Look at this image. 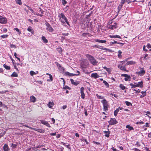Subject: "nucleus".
I'll use <instances>...</instances> for the list:
<instances>
[{"label":"nucleus","mask_w":151,"mask_h":151,"mask_svg":"<svg viewBox=\"0 0 151 151\" xmlns=\"http://www.w3.org/2000/svg\"><path fill=\"white\" fill-rule=\"evenodd\" d=\"M63 89H70V88L68 86H66L63 87Z\"/></svg>","instance_id":"54"},{"label":"nucleus","mask_w":151,"mask_h":151,"mask_svg":"<svg viewBox=\"0 0 151 151\" xmlns=\"http://www.w3.org/2000/svg\"><path fill=\"white\" fill-rule=\"evenodd\" d=\"M125 103L126 105L128 106H130L132 105V104L129 101H126L125 102Z\"/></svg>","instance_id":"37"},{"label":"nucleus","mask_w":151,"mask_h":151,"mask_svg":"<svg viewBox=\"0 0 151 151\" xmlns=\"http://www.w3.org/2000/svg\"><path fill=\"white\" fill-rule=\"evenodd\" d=\"M65 75L66 76H75L74 73H70L68 72H66L65 73Z\"/></svg>","instance_id":"19"},{"label":"nucleus","mask_w":151,"mask_h":151,"mask_svg":"<svg viewBox=\"0 0 151 151\" xmlns=\"http://www.w3.org/2000/svg\"><path fill=\"white\" fill-rule=\"evenodd\" d=\"M36 82L38 83L39 84H42V82L41 81H36Z\"/></svg>","instance_id":"63"},{"label":"nucleus","mask_w":151,"mask_h":151,"mask_svg":"<svg viewBox=\"0 0 151 151\" xmlns=\"http://www.w3.org/2000/svg\"><path fill=\"white\" fill-rule=\"evenodd\" d=\"M38 73V71H36L35 72L33 71H31L30 72V74L32 76H33L34 75H35Z\"/></svg>","instance_id":"23"},{"label":"nucleus","mask_w":151,"mask_h":151,"mask_svg":"<svg viewBox=\"0 0 151 151\" xmlns=\"http://www.w3.org/2000/svg\"><path fill=\"white\" fill-rule=\"evenodd\" d=\"M12 77H17L18 76V74L17 73L15 72H14L11 75Z\"/></svg>","instance_id":"30"},{"label":"nucleus","mask_w":151,"mask_h":151,"mask_svg":"<svg viewBox=\"0 0 151 151\" xmlns=\"http://www.w3.org/2000/svg\"><path fill=\"white\" fill-rule=\"evenodd\" d=\"M80 73V72L79 71L77 70L76 72V73L74 74L75 75V76H77L79 75Z\"/></svg>","instance_id":"57"},{"label":"nucleus","mask_w":151,"mask_h":151,"mask_svg":"<svg viewBox=\"0 0 151 151\" xmlns=\"http://www.w3.org/2000/svg\"><path fill=\"white\" fill-rule=\"evenodd\" d=\"M86 56L92 64L94 65H97L98 62L93 56L89 54H86Z\"/></svg>","instance_id":"2"},{"label":"nucleus","mask_w":151,"mask_h":151,"mask_svg":"<svg viewBox=\"0 0 151 151\" xmlns=\"http://www.w3.org/2000/svg\"><path fill=\"white\" fill-rule=\"evenodd\" d=\"M117 42L114 40V42H110V45H113L115 44H117Z\"/></svg>","instance_id":"46"},{"label":"nucleus","mask_w":151,"mask_h":151,"mask_svg":"<svg viewBox=\"0 0 151 151\" xmlns=\"http://www.w3.org/2000/svg\"><path fill=\"white\" fill-rule=\"evenodd\" d=\"M62 143L63 144V145H64V146H65V147H66L67 148H69L70 145H66L65 143H63V142H62Z\"/></svg>","instance_id":"52"},{"label":"nucleus","mask_w":151,"mask_h":151,"mask_svg":"<svg viewBox=\"0 0 151 151\" xmlns=\"http://www.w3.org/2000/svg\"><path fill=\"white\" fill-rule=\"evenodd\" d=\"M143 127H149V124L148 123H146L145 124V125H144Z\"/></svg>","instance_id":"55"},{"label":"nucleus","mask_w":151,"mask_h":151,"mask_svg":"<svg viewBox=\"0 0 151 151\" xmlns=\"http://www.w3.org/2000/svg\"><path fill=\"white\" fill-rule=\"evenodd\" d=\"M135 62L133 61H130L127 62L126 64V65H134L135 64Z\"/></svg>","instance_id":"18"},{"label":"nucleus","mask_w":151,"mask_h":151,"mask_svg":"<svg viewBox=\"0 0 151 151\" xmlns=\"http://www.w3.org/2000/svg\"><path fill=\"white\" fill-rule=\"evenodd\" d=\"M100 47H101V48H100V49H101L102 50L106 51H107V50H108V49L106 48H103L102 46H100Z\"/></svg>","instance_id":"51"},{"label":"nucleus","mask_w":151,"mask_h":151,"mask_svg":"<svg viewBox=\"0 0 151 151\" xmlns=\"http://www.w3.org/2000/svg\"><path fill=\"white\" fill-rule=\"evenodd\" d=\"M17 146V144H13L12 143L11 145V147L13 149H14L16 148Z\"/></svg>","instance_id":"35"},{"label":"nucleus","mask_w":151,"mask_h":151,"mask_svg":"<svg viewBox=\"0 0 151 151\" xmlns=\"http://www.w3.org/2000/svg\"><path fill=\"white\" fill-rule=\"evenodd\" d=\"M145 73V70H144L143 68H141L140 70L139 71L136 72L137 74L140 76L143 75Z\"/></svg>","instance_id":"8"},{"label":"nucleus","mask_w":151,"mask_h":151,"mask_svg":"<svg viewBox=\"0 0 151 151\" xmlns=\"http://www.w3.org/2000/svg\"><path fill=\"white\" fill-rule=\"evenodd\" d=\"M7 22V19L6 17L0 16V23L2 24H6Z\"/></svg>","instance_id":"5"},{"label":"nucleus","mask_w":151,"mask_h":151,"mask_svg":"<svg viewBox=\"0 0 151 151\" xmlns=\"http://www.w3.org/2000/svg\"><path fill=\"white\" fill-rule=\"evenodd\" d=\"M126 128H128V129H129L130 130L134 129V128L132 127L129 125H127L126 126Z\"/></svg>","instance_id":"29"},{"label":"nucleus","mask_w":151,"mask_h":151,"mask_svg":"<svg viewBox=\"0 0 151 151\" xmlns=\"http://www.w3.org/2000/svg\"><path fill=\"white\" fill-rule=\"evenodd\" d=\"M29 127V128L30 129H31L33 130H34L35 131H37V132L38 130V129H36V128H32V127Z\"/></svg>","instance_id":"50"},{"label":"nucleus","mask_w":151,"mask_h":151,"mask_svg":"<svg viewBox=\"0 0 151 151\" xmlns=\"http://www.w3.org/2000/svg\"><path fill=\"white\" fill-rule=\"evenodd\" d=\"M37 11L38 12V14L41 13L42 14L43 12V10L39 7L38 9L37 10Z\"/></svg>","instance_id":"28"},{"label":"nucleus","mask_w":151,"mask_h":151,"mask_svg":"<svg viewBox=\"0 0 151 151\" xmlns=\"http://www.w3.org/2000/svg\"><path fill=\"white\" fill-rule=\"evenodd\" d=\"M125 62V61H122L121 62V64H119L118 65V67L121 70L124 71H127L125 68V66H123L122 65Z\"/></svg>","instance_id":"4"},{"label":"nucleus","mask_w":151,"mask_h":151,"mask_svg":"<svg viewBox=\"0 0 151 151\" xmlns=\"http://www.w3.org/2000/svg\"><path fill=\"white\" fill-rule=\"evenodd\" d=\"M67 108L66 105H64L62 107V108L63 109H65Z\"/></svg>","instance_id":"64"},{"label":"nucleus","mask_w":151,"mask_h":151,"mask_svg":"<svg viewBox=\"0 0 151 151\" xmlns=\"http://www.w3.org/2000/svg\"><path fill=\"white\" fill-rule=\"evenodd\" d=\"M103 82L107 87H109V85L106 81H104Z\"/></svg>","instance_id":"41"},{"label":"nucleus","mask_w":151,"mask_h":151,"mask_svg":"<svg viewBox=\"0 0 151 151\" xmlns=\"http://www.w3.org/2000/svg\"><path fill=\"white\" fill-rule=\"evenodd\" d=\"M16 3L17 4H18L20 5H21L22 4L21 1H15Z\"/></svg>","instance_id":"48"},{"label":"nucleus","mask_w":151,"mask_h":151,"mask_svg":"<svg viewBox=\"0 0 151 151\" xmlns=\"http://www.w3.org/2000/svg\"><path fill=\"white\" fill-rule=\"evenodd\" d=\"M3 66L6 70H9L10 69V67L9 66L7 65H6L5 64H4L3 65Z\"/></svg>","instance_id":"31"},{"label":"nucleus","mask_w":151,"mask_h":151,"mask_svg":"<svg viewBox=\"0 0 151 151\" xmlns=\"http://www.w3.org/2000/svg\"><path fill=\"white\" fill-rule=\"evenodd\" d=\"M8 92V91H3L0 92V93L1 94H4L6 93V92Z\"/></svg>","instance_id":"59"},{"label":"nucleus","mask_w":151,"mask_h":151,"mask_svg":"<svg viewBox=\"0 0 151 151\" xmlns=\"http://www.w3.org/2000/svg\"><path fill=\"white\" fill-rule=\"evenodd\" d=\"M109 74L111 73V70L109 68H108L106 70Z\"/></svg>","instance_id":"53"},{"label":"nucleus","mask_w":151,"mask_h":151,"mask_svg":"<svg viewBox=\"0 0 151 151\" xmlns=\"http://www.w3.org/2000/svg\"><path fill=\"white\" fill-rule=\"evenodd\" d=\"M121 76L125 77H126L127 76L128 77V75L127 74H122L121 75Z\"/></svg>","instance_id":"56"},{"label":"nucleus","mask_w":151,"mask_h":151,"mask_svg":"<svg viewBox=\"0 0 151 151\" xmlns=\"http://www.w3.org/2000/svg\"><path fill=\"white\" fill-rule=\"evenodd\" d=\"M57 50L59 52H61L62 51V49L60 47H59L57 48Z\"/></svg>","instance_id":"47"},{"label":"nucleus","mask_w":151,"mask_h":151,"mask_svg":"<svg viewBox=\"0 0 151 151\" xmlns=\"http://www.w3.org/2000/svg\"><path fill=\"white\" fill-rule=\"evenodd\" d=\"M129 85L131 86V88H134L136 87L135 84L131 83L129 84Z\"/></svg>","instance_id":"40"},{"label":"nucleus","mask_w":151,"mask_h":151,"mask_svg":"<svg viewBox=\"0 0 151 151\" xmlns=\"http://www.w3.org/2000/svg\"><path fill=\"white\" fill-rule=\"evenodd\" d=\"M27 30L29 32H31L32 34H33L34 31L31 27L29 26L28 27V28H27Z\"/></svg>","instance_id":"26"},{"label":"nucleus","mask_w":151,"mask_h":151,"mask_svg":"<svg viewBox=\"0 0 151 151\" xmlns=\"http://www.w3.org/2000/svg\"><path fill=\"white\" fill-rule=\"evenodd\" d=\"M59 17L60 18V20L61 22L63 25L65 26V22H66L68 25L70 26L69 23L68 21L67 18L65 17L63 13H61L60 14Z\"/></svg>","instance_id":"1"},{"label":"nucleus","mask_w":151,"mask_h":151,"mask_svg":"<svg viewBox=\"0 0 151 151\" xmlns=\"http://www.w3.org/2000/svg\"><path fill=\"white\" fill-rule=\"evenodd\" d=\"M119 111L118 109H117L114 111V114L115 116H116L117 115Z\"/></svg>","instance_id":"38"},{"label":"nucleus","mask_w":151,"mask_h":151,"mask_svg":"<svg viewBox=\"0 0 151 151\" xmlns=\"http://www.w3.org/2000/svg\"><path fill=\"white\" fill-rule=\"evenodd\" d=\"M117 24L116 23H114L113 24H111L109 26V28L111 29H114L116 28L117 27Z\"/></svg>","instance_id":"11"},{"label":"nucleus","mask_w":151,"mask_h":151,"mask_svg":"<svg viewBox=\"0 0 151 151\" xmlns=\"http://www.w3.org/2000/svg\"><path fill=\"white\" fill-rule=\"evenodd\" d=\"M133 90L134 91H135L136 93H139L140 92V90L138 89L137 90H136L135 89H133Z\"/></svg>","instance_id":"58"},{"label":"nucleus","mask_w":151,"mask_h":151,"mask_svg":"<svg viewBox=\"0 0 151 151\" xmlns=\"http://www.w3.org/2000/svg\"><path fill=\"white\" fill-rule=\"evenodd\" d=\"M42 41L43 42L47 43L48 42V41L47 39L44 36H42Z\"/></svg>","instance_id":"16"},{"label":"nucleus","mask_w":151,"mask_h":151,"mask_svg":"<svg viewBox=\"0 0 151 151\" xmlns=\"http://www.w3.org/2000/svg\"><path fill=\"white\" fill-rule=\"evenodd\" d=\"M130 78V76L128 75V77L127 76V77H125L124 78V80L125 81H127Z\"/></svg>","instance_id":"44"},{"label":"nucleus","mask_w":151,"mask_h":151,"mask_svg":"<svg viewBox=\"0 0 151 151\" xmlns=\"http://www.w3.org/2000/svg\"><path fill=\"white\" fill-rule=\"evenodd\" d=\"M48 105L49 107L50 108H51L52 107V106L54 105V104L53 102H49Z\"/></svg>","instance_id":"25"},{"label":"nucleus","mask_w":151,"mask_h":151,"mask_svg":"<svg viewBox=\"0 0 151 151\" xmlns=\"http://www.w3.org/2000/svg\"><path fill=\"white\" fill-rule=\"evenodd\" d=\"M46 25L47 26L46 29L50 32H52L53 30V29L51 26L48 23H45Z\"/></svg>","instance_id":"6"},{"label":"nucleus","mask_w":151,"mask_h":151,"mask_svg":"<svg viewBox=\"0 0 151 151\" xmlns=\"http://www.w3.org/2000/svg\"><path fill=\"white\" fill-rule=\"evenodd\" d=\"M118 57L119 58H121L122 57V55L121 54L122 53V52L121 50H119L118 51Z\"/></svg>","instance_id":"34"},{"label":"nucleus","mask_w":151,"mask_h":151,"mask_svg":"<svg viewBox=\"0 0 151 151\" xmlns=\"http://www.w3.org/2000/svg\"><path fill=\"white\" fill-rule=\"evenodd\" d=\"M109 37L111 38H118L121 39V37L119 35H109Z\"/></svg>","instance_id":"20"},{"label":"nucleus","mask_w":151,"mask_h":151,"mask_svg":"<svg viewBox=\"0 0 151 151\" xmlns=\"http://www.w3.org/2000/svg\"><path fill=\"white\" fill-rule=\"evenodd\" d=\"M109 124L112 125L116 124L118 122L115 118H111L110 120L109 121Z\"/></svg>","instance_id":"7"},{"label":"nucleus","mask_w":151,"mask_h":151,"mask_svg":"<svg viewBox=\"0 0 151 151\" xmlns=\"http://www.w3.org/2000/svg\"><path fill=\"white\" fill-rule=\"evenodd\" d=\"M143 83L142 81H141L138 82V83H134V84H135L136 87L142 88L143 87Z\"/></svg>","instance_id":"12"},{"label":"nucleus","mask_w":151,"mask_h":151,"mask_svg":"<svg viewBox=\"0 0 151 151\" xmlns=\"http://www.w3.org/2000/svg\"><path fill=\"white\" fill-rule=\"evenodd\" d=\"M91 77L95 79L99 77V75L97 73H93L91 74Z\"/></svg>","instance_id":"15"},{"label":"nucleus","mask_w":151,"mask_h":151,"mask_svg":"<svg viewBox=\"0 0 151 151\" xmlns=\"http://www.w3.org/2000/svg\"><path fill=\"white\" fill-rule=\"evenodd\" d=\"M95 41L97 42H100L101 43H105L106 42V40H100L99 39H96L95 40Z\"/></svg>","instance_id":"21"},{"label":"nucleus","mask_w":151,"mask_h":151,"mask_svg":"<svg viewBox=\"0 0 151 151\" xmlns=\"http://www.w3.org/2000/svg\"><path fill=\"white\" fill-rule=\"evenodd\" d=\"M101 102L103 104V110L106 112L108 110V109L109 106L108 103L105 99H103L101 101Z\"/></svg>","instance_id":"3"},{"label":"nucleus","mask_w":151,"mask_h":151,"mask_svg":"<svg viewBox=\"0 0 151 151\" xmlns=\"http://www.w3.org/2000/svg\"><path fill=\"white\" fill-rule=\"evenodd\" d=\"M70 81L72 84L75 86L77 85L80 83V82L79 81H74L72 79H70Z\"/></svg>","instance_id":"13"},{"label":"nucleus","mask_w":151,"mask_h":151,"mask_svg":"<svg viewBox=\"0 0 151 151\" xmlns=\"http://www.w3.org/2000/svg\"><path fill=\"white\" fill-rule=\"evenodd\" d=\"M37 132L40 133H43L45 132V130L42 129H38Z\"/></svg>","instance_id":"36"},{"label":"nucleus","mask_w":151,"mask_h":151,"mask_svg":"<svg viewBox=\"0 0 151 151\" xmlns=\"http://www.w3.org/2000/svg\"><path fill=\"white\" fill-rule=\"evenodd\" d=\"M14 29V30L18 32L19 35H20L21 33V32L19 31V30L17 28H15Z\"/></svg>","instance_id":"39"},{"label":"nucleus","mask_w":151,"mask_h":151,"mask_svg":"<svg viewBox=\"0 0 151 151\" xmlns=\"http://www.w3.org/2000/svg\"><path fill=\"white\" fill-rule=\"evenodd\" d=\"M40 121L42 124H44L49 127H51L50 124L47 121H45L44 120H41Z\"/></svg>","instance_id":"9"},{"label":"nucleus","mask_w":151,"mask_h":151,"mask_svg":"<svg viewBox=\"0 0 151 151\" xmlns=\"http://www.w3.org/2000/svg\"><path fill=\"white\" fill-rule=\"evenodd\" d=\"M119 87L122 90H124L126 88V87L124 86L122 84H120V85Z\"/></svg>","instance_id":"32"},{"label":"nucleus","mask_w":151,"mask_h":151,"mask_svg":"<svg viewBox=\"0 0 151 151\" xmlns=\"http://www.w3.org/2000/svg\"><path fill=\"white\" fill-rule=\"evenodd\" d=\"M30 101L31 102H35L36 101V98L34 96H32L30 97Z\"/></svg>","instance_id":"22"},{"label":"nucleus","mask_w":151,"mask_h":151,"mask_svg":"<svg viewBox=\"0 0 151 151\" xmlns=\"http://www.w3.org/2000/svg\"><path fill=\"white\" fill-rule=\"evenodd\" d=\"M104 133L105 134V136L107 137H109V134L110 133V131L108 130V131H104Z\"/></svg>","instance_id":"17"},{"label":"nucleus","mask_w":151,"mask_h":151,"mask_svg":"<svg viewBox=\"0 0 151 151\" xmlns=\"http://www.w3.org/2000/svg\"><path fill=\"white\" fill-rule=\"evenodd\" d=\"M84 88L83 87H82L81 88L80 91L81 97L83 99H84L85 96V95L84 93Z\"/></svg>","instance_id":"10"},{"label":"nucleus","mask_w":151,"mask_h":151,"mask_svg":"<svg viewBox=\"0 0 151 151\" xmlns=\"http://www.w3.org/2000/svg\"><path fill=\"white\" fill-rule=\"evenodd\" d=\"M81 140L82 141H84L85 142L86 144L87 145L89 143L87 141V139H85L84 137H82L81 139Z\"/></svg>","instance_id":"33"},{"label":"nucleus","mask_w":151,"mask_h":151,"mask_svg":"<svg viewBox=\"0 0 151 151\" xmlns=\"http://www.w3.org/2000/svg\"><path fill=\"white\" fill-rule=\"evenodd\" d=\"M93 47L98 48H99L100 49V48H101L100 46L97 45H94V46H93Z\"/></svg>","instance_id":"60"},{"label":"nucleus","mask_w":151,"mask_h":151,"mask_svg":"<svg viewBox=\"0 0 151 151\" xmlns=\"http://www.w3.org/2000/svg\"><path fill=\"white\" fill-rule=\"evenodd\" d=\"M62 3L63 5H65L67 3V2L66 1H62Z\"/></svg>","instance_id":"61"},{"label":"nucleus","mask_w":151,"mask_h":151,"mask_svg":"<svg viewBox=\"0 0 151 151\" xmlns=\"http://www.w3.org/2000/svg\"><path fill=\"white\" fill-rule=\"evenodd\" d=\"M146 46L148 48H151V45H150V44H147Z\"/></svg>","instance_id":"62"},{"label":"nucleus","mask_w":151,"mask_h":151,"mask_svg":"<svg viewBox=\"0 0 151 151\" xmlns=\"http://www.w3.org/2000/svg\"><path fill=\"white\" fill-rule=\"evenodd\" d=\"M8 35H4L1 36V37L2 38H7Z\"/></svg>","instance_id":"43"},{"label":"nucleus","mask_w":151,"mask_h":151,"mask_svg":"<svg viewBox=\"0 0 151 151\" xmlns=\"http://www.w3.org/2000/svg\"><path fill=\"white\" fill-rule=\"evenodd\" d=\"M132 2L130 1H122L121 2V3H122V4H129L130 3H131Z\"/></svg>","instance_id":"24"},{"label":"nucleus","mask_w":151,"mask_h":151,"mask_svg":"<svg viewBox=\"0 0 151 151\" xmlns=\"http://www.w3.org/2000/svg\"><path fill=\"white\" fill-rule=\"evenodd\" d=\"M50 79H47L48 81H52V76L51 75L49 76Z\"/></svg>","instance_id":"45"},{"label":"nucleus","mask_w":151,"mask_h":151,"mask_svg":"<svg viewBox=\"0 0 151 151\" xmlns=\"http://www.w3.org/2000/svg\"><path fill=\"white\" fill-rule=\"evenodd\" d=\"M144 123L142 121H140V122H137L136 123V124H144Z\"/></svg>","instance_id":"49"},{"label":"nucleus","mask_w":151,"mask_h":151,"mask_svg":"<svg viewBox=\"0 0 151 151\" xmlns=\"http://www.w3.org/2000/svg\"><path fill=\"white\" fill-rule=\"evenodd\" d=\"M3 148L4 151H8L9 150L8 146L6 144L4 145Z\"/></svg>","instance_id":"14"},{"label":"nucleus","mask_w":151,"mask_h":151,"mask_svg":"<svg viewBox=\"0 0 151 151\" xmlns=\"http://www.w3.org/2000/svg\"><path fill=\"white\" fill-rule=\"evenodd\" d=\"M27 6L28 8L32 12V13L35 14V12H34V11L30 7L28 6Z\"/></svg>","instance_id":"42"},{"label":"nucleus","mask_w":151,"mask_h":151,"mask_svg":"<svg viewBox=\"0 0 151 151\" xmlns=\"http://www.w3.org/2000/svg\"><path fill=\"white\" fill-rule=\"evenodd\" d=\"M96 96L98 99H103V100L104 99V97L103 96L99 95L98 94H96Z\"/></svg>","instance_id":"27"}]
</instances>
